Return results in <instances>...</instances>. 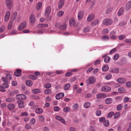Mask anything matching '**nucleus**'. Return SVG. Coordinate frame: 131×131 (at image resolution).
Instances as JSON below:
<instances>
[{
	"label": "nucleus",
	"mask_w": 131,
	"mask_h": 131,
	"mask_svg": "<svg viewBox=\"0 0 131 131\" xmlns=\"http://www.w3.org/2000/svg\"><path fill=\"white\" fill-rule=\"evenodd\" d=\"M109 68L108 65H106L103 66L102 68V70L103 71H107Z\"/></svg>",
	"instance_id": "38"
},
{
	"label": "nucleus",
	"mask_w": 131,
	"mask_h": 131,
	"mask_svg": "<svg viewBox=\"0 0 131 131\" xmlns=\"http://www.w3.org/2000/svg\"><path fill=\"white\" fill-rule=\"evenodd\" d=\"M125 37V36L124 35H121L118 37V38L120 40H122L124 39Z\"/></svg>",
	"instance_id": "54"
},
{
	"label": "nucleus",
	"mask_w": 131,
	"mask_h": 131,
	"mask_svg": "<svg viewBox=\"0 0 131 131\" xmlns=\"http://www.w3.org/2000/svg\"><path fill=\"white\" fill-rule=\"evenodd\" d=\"M3 86L4 88H6L8 87L9 85L7 83H5L3 84Z\"/></svg>",
	"instance_id": "61"
},
{
	"label": "nucleus",
	"mask_w": 131,
	"mask_h": 131,
	"mask_svg": "<svg viewBox=\"0 0 131 131\" xmlns=\"http://www.w3.org/2000/svg\"><path fill=\"white\" fill-rule=\"evenodd\" d=\"M43 111V110L42 108H39L36 109L35 111V112L36 113L40 114Z\"/></svg>",
	"instance_id": "30"
},
{
	"label": "nucleus",
	"mask_w": 131,
	"mask_h": 131,
	"mask_svg": "<svg viewBox=\"0 0 131 131\" xmlns=\"http://www.w3.org/2000/svg\"><path fill=\"white\" fill-rule=\"evenodd\" d=\"M84 12L83 11H79L78 14V18L79 20H81L83 18Z\"/></svg>",
	"instance_id": "10"
},
{
	"label": "nucleus",
	"mask_w": 131,
	"mask_h": 131,
	"mask_svg": "<svg viewBox=\"0 0 131 131\" xmlns=\"http://www.w3.org/2000/svg\"><path fill=\"white\" fill-rule=\"evenodd\" d=\"M91 105V103L90 102H87L85 103L83 105L84 107L85 108H88L90 107Z\"/></svg>",
	"instance_id": "33"
},
{
	"label": "nucleus",
	"mask_w": 131,
	"mask_h": 131,
	"mask_svg": "<svg viewBox=\"0 0 131 131\" xmlns=\"http://www.w3.org/2000/svg\"><path fill=\"white\" fill-rule=\"evenodd\" d=\"M100 61H101L100 60L97 59L94 62V64L95 65H97L100 63Z\"/></svg>",
	"instance_id": "64"
},
{
	"label": "nucleus",
	"mask_w": 131,
	"mask_h": 131,
	"mask_svg": "<svg viewBox=\"0 0 131 131\" xmlns=\"http://www.w3.org/2000/svg\"><path fill=\"white\" fill-rule=\"evenodd\" d=\"M51 12V8L50 6H48L45 10V15L46 16L48 17L50 15Z\"/></svg>",
	"instance_id": "5"
},
{
	"label": "nucleus",
	"mask_w": 131,
	"mask_h": 131,
	"mask_svg": "<svg viewBox=\"0 0 131 131\" xmlns=\"http://www.w3.org/2000/svg\"><path fill=\"white\" fill-rule=\"evenodd\" d=\"M26 23L25 22L21 23L18 28V30H20L24 29L26 27Z\"/></svg>",
	"instance_id": "7"
},
{
	"label": "nucleus",
	"mask_w": 131,
	"mask_h": 131,
	"mask_svg": "<svg viewBox=\"0 0 131 131\" xmlns=\"http://www.w3.org/2000/svg\"><path fill=\"white\" fill-rule=\"evenodd\" d=\"M112 77V75L110 74H109L105 75V78L106 79L108 80L111 79Z\"/></svg>",
	"instance_id": "42"
},
{
	"label": "nucleus",
	"mask_w": 131,
	"mask_h": 131,
	"mask_svg": "<svg viewBox=\"0 0 131 131\" xmlns=\"http://www.w3.org/2000/svg\"><path fill=\"white\" fill-rule=\"evenodd\" d=\"M64 0H60L58 4V7L59 9L61 8L64 4Z\"/></svg>",
	"instance_id": "19"
},
{
	"label": "nucleus",
	"mask_w": 131,
	"mask_h": 131,
	"mask_svg": "<svg viewBox=\"0 0 131 131\" xmlns=\"http://www.w3.org/2000/svg\"><path fill=\"white\" fill-rule=\"evenodd\" d=\"M120 113L119 112H117L114 115V117L115 118H118L120 115Z\"/></svg>",
	"instance_id": "48"
},
{
	"label": "nucleus",
	"mask_w": 131,
	"mask_h": 131,
	"mask_svg": "<svg viewBox=\"0 0 131 131\" xmlns=\"http://www.w3.org/2000/svg\"><path fill=\"white\" fill-rule=\"evenodd\" d=\"M42 3L41 2H38L36 6V9L38 10L41 7Z\"/></svg>",
	"instance_id": "28"
},
{
	"label": "nucleus",
	"mask_w": 131,
	"mask_h": 131,
	"mask_svg": "<svg viewBox=\"0 0 131 131\" xmlns=\"http://www.w3.org/2000/svg\"><path fill=\"white\" fill-rule=\"evenodd\" d=\"M64 12L63 11H60L57 14V15L58 17L62 16L64 14Z\"/></svg>",
	"instance_id": "44"
},
{
	"label": "nucleus",
	"mask_w": 131,
	"mask_h": 131,
	"mask_svg": "<svg viewBox=\"0 0 131 131\" xmlns=\"http://www.w3.org/2000/svg\"><path fill=\"white\" fill-rule=\"evenodd\" d=\"M99 23V20L98 19H96L95 20L92 22L91 25L92 26H94L97 24Z\"/></svg>",
	"instance_id": "31"
},
{
	"label": "nucleus",
	"mask_w": 131,
	"mask_h": 131,
	"mask_svg": "<svg viewBox=\"0 0 131 131\" xmlns=\"http://www.w3.org/2000/svg\"><path fill=\"white\" fill-rule=\"evenodd\" d=\"M110 72L112 73H117L119 72V69L117 68H112L110 69Z\"/></svg>",
	"instance_id": "21"
},
{
	"label": "nucleus",
	"mask_w": 131,
	"mask_h": 131,
	"mask_svg": "<svg viewBox=\"0 0 131 131\" xmlns=\"http://www.w3.org/2000/svg\"><path fill=\"white\" fill-rule=\"evenodd\" d=\"M10 15V13L9 11H7L6 13L5 17V21L7 22L8 21Z\"/></svg>",
	"instance_id": "17"
},
{
	"label": "nucleus",
	"mask_w": 131,
	"mask_h": 131,
	"mask_svg": "<svg viewBox=\"0 0 131 131\" xmlns=\"http://www.w3.org/2000/svg\"><path fill=\"white\" fill-rule=\"evenodd\" d=\"M51 90L49 89H46L44 91V93L46 94H49L51 93Z\"/></svg>",
	"instance_id": "39"
},
{
	"label": "nucleus",
	"mask_w": 131,
	"mask_h": 131,
	"mask_svg": "<svg viewBox=\"0 0 131 131\" xmlns=\"http://www.w3.org/2000/svg\"><path fill=\"white\" fill-rule=\"evenodd\" d=\"M17 103L18 104V107L19 108H23L24 107V102L22 100H18L17 102Z\"/></svg>",
	"instance_id": "9"
},
{
	"label": "nucleus",
	"mask_w": 131,
	"mask_h": 131,
	"mask_svg": "<svg viewBox=\"0 0 131 131\" xmlns=\"http://www.w3.org/2000/svg\"><path fill=\"white\" fill-rule=\"evenodd\" d=\"M39 119L40 121L42 122L45 119L44 117L42 116H39Z\"/></svg>",
	"instance_id": "58"
},
{
	"label": "nucleus",
	"mask_w": 131,
	"mask_h": 131,
	"mask_svg": "<svg viewBox=\"0 0 131 131\" xmlns=\"http://www.w3.org/2000/svg\"><path fill=\"white\" fill-rule=\"evenodd\" d=\"M79 108V104L77 103H75L72 106V108L74 111H77Z\"/></svg>",
	"instance_id": "29"
},
{
	"label": "nucleus",
	"mask_w": 131,
	"mask_h": 131,
	"mask_svg": "<svg viewBox=\"0 0 131 131\" xmlns=\"http://www.w3.org/2000/svg\"><path fill=\"white\" fill-rule=\"evenodd\" d=\"M124 41L127 43H130L131 42V39H125L124 40Z\"/></svg>",
	"instance_id": "62"
},
{
	"label": "nucleus",
	"mask_w": 131,
	"mask_h": 131,
	"mask_svg": "<svg viewBox=\"0 0 131 131\" xmlns=\"http://www.w3.org/2000/svg\"><path fill=\"white\" fill-rule=\"evenodd\" d=\"M5 3L7 7L10 9L13 5L12 1L11 0H5Z\"/></svg>",
	"instance_id": "3"
},
{
	"label": "nucleus",
	"mask_w": 131,
	"mask_h": 131,
	"mask_svg": "<svg viewBox=\"0 0 131 131\" xmlns=\"http://www.w3.org/2000/svg\"><path fill=\"white\" fill-rule=\"evenodd\" d=\"M41 90L39 89H35L32 90V92L34 94H37L40 92Z\"/></svg>",
	"instance_id": "36"
},
{
	"label": "nucleus",
	"mask_w": 131,
	"mask_h": 131,
	"mask_svg": "<svg viewBox=\"0 0 131 131\" xmlns=\"http://www.w3.org/2000/svg\"><path fill=\"white\" fill-rule=\"evenodd\" d=\"M105 101L106 104H110L112 103V100L111 98H108L105 99Z\"/></svg>",
	"instance_id": "26"
},
{
	"label": "nucleus",
	"mask_w": 131,
	"mask_h": 131,
	"mask_svg": "<svg viewBox=\"0 0 131 131\" xmlns=\"http://www.w3.org/2000/svg\"><path fill=\"white\" fill-rule=\"evenodd\" d=\"M15 105L13 104H9L7 105V108L10 110H13L15 108Z\"/></svg>",
	"instance_id": "22"
},
{
	"label": "nucleus",
	"mask_w": 131,
	"mask_h": 131,
	"mask_svg": "<svg viewBox=\"0 0 131 131\" xmlns=\"http://www.w3.org/2000/svg\"><path fill=\"white\" fill-rule=\"evenodd\" d=\"M14 99L13 97H9L6 98V101L7 102H12L14 101Z\"/></svg>",
	"instance_id": "32"
},
{
	"label": "nucleus",
	"mask_w": 131,
	"mask_h": 131,
	"mask_svg": "<svg viewBox=\"0 0 131 131\" xmlns=\"http://www.w3.org/2000/svg\"><path fill=\"white\" fill-rule=\"evenodd\" d=\"M103 124L104 126L105 127H107L109 125V122L108 120H105Z\"/></svg>",
	"instance_id": "41"
},
{
	"label": "nucleus",
	"mask_w": 131,
	"mask_h": 131,
	"mask_svg": "<svg viewBox=\"0 0 131 131\" xmlns=\"http://www.w3.org/2000/svg\"><path fill=\"white\" fill-rule=\"evenodd\" d=\"M5 26L4 25H2L0 27V32H3L5 29Z\"/></svg>",
	"instance_id": "46"
},
{
	"label": "nucleus",
	"mask_w": 131,
	"mask_h": 131,
	"mask_svg": "<svg viewBox=\"0 0 131 131\" xmlns=\"http://www.w3.org/2000/svg\"><path fill=\"white\" fill-rule=\"evenodd\" d=\"M70 83H67L66 84L64 87V89L65 90H68L70 87Z\"/></svg>",
	"instance_id": "34"
},
{
	"label": "nucleus",
	"mask_w": 131,
	"mask_h": 131,
	"mask_svg": "<svg viewBox=\"0 0 131 131\" xmlns=\"http://www.w3.org/2000/svg\"><path fill=\"white\" fill-rule=\"evenodd\" d=\"M29 78L33 80H35L37 79V76H34L33 75H30L29 76Z\"/></svg>",
	"instance_id": "51"
},
{
	"label": "nucleus",
	"mask_w": 131,
	"mask_h": 131,
	"mask_svg": "<svg viewBox=\"0 0 131 131\" xmlns=\"http://www.w3.org/2000/svg\"><path fill=\"white\" fill-rule=\"evenodd\" d=\"M70 110V108L69 107H66L63 109V111L65 112H69Z\"/></svg>",
	"instance_id": "43"
},
{
	"label": "nucleus",
	"mask_w": 131,
	"mask_h": 131,
	"mask_svg": "<svg viewBox=\"0 0 131 131\" xmlns=\"http://www.w3.org/2000/svg\"><path fill=\"white\" fill-rule=\"evenodd\" d=\"M101 114V112L100 111L98 110L96 112V114L97 116H100Z\"/></svg>",
	"instance_id": "55"
},
{
	"label": "nucleus",
	"mask_w": 131,
	"mask_h": 131,
	"mask_svg": "<svg viewBox=\"0 0 131 131\" xmlns=\"http://www.w3.org/2000/svg\"><path fill=\"white\" fill-rule=\"evenodd\" d=\"M55 118L57 119L60 121L62 123L64 124H65L66 122L65 120L60 116H56Z\"/></svg>",
	"instance_id": "15"
},
{
	"label": "nucleus",
	"mask_w": 131,
	"mask_h": 131,
	"mask_svg": "<svg viewBox=\"0 0 131 131\" xmlns=\"http://www.w3.org/2000/svg\"><path fill=\"white\" fill-rule=\"evenodd\" d=\"M26 84L27 86H30L32 85V82L31 80H27L26 81Z\"/></svg>",
	"instance_id": "37"
},
{
	"label": "nucleus",
	"mask_w": 131,
	"mask_h": 131,
	"mask_svg": "<svg viewBox=\"0 0 131 131\" xmlns=\"http://www.w3.org/2000/svg\"><path fill=\"white\" fill-rule=\"evenodd\" d=\"M124 13V8L123 7L121 8L119 10L117 15L118 16H120L122 15Z\"/></svg>",
	"instance_id": "24"
},
{
	"label": "nucleus",
	"mask_w": 131,
	"mask_h": 131,
	"mask_svg": "<svg viewBox=\"0 0 131 131\" xmlns=\"http://www.w3.org/2000/svg\"><path fill=\"white\" fill-rule=\"evenodd\" d=\"M106 97V95L104 93H99L96 95V97L97 99H103Z\"/></svg>",
	"instance_id": "12"
},
{
	"label": "nucleus",
	"mask_w": 131,
	"mask_h": 131,
	"mask_svg": "<svg viewBox=\"0 0 131 131\" xmlns=\"http://www.w3.org/2000/svg\"><path fill=\"white\" fill-rule=\"evenodd\" d=\"M95 81V78L93 77H89L88 79L86 80V82L87 85H89L94 83Z\"/></svg>",
	"instance_id": "1"
},
{
	"label": "nucleus",
	"mask_w": 131,
	"mask_h": 131,
	"mask_svg": "<svg viewBox=\"0 0 131 131\" xmlns=\"http://www.w3.org/2000/svg\"><path fill=\"white\" fill-rule=\"evenodd\" d=\"M105 121V118L104 117H101L99 119V122L101 123H102L104 122Z\"/></svg>",
	"instance_id": "56"
},
{
	"label": "nucleus",
	"mask_w": 131,
	"mask_h": 131,
	"mask_svg": "<svg viewBox=\"0 0 131 131\" xmlns=\"http://www.w3.org/2000/svg\"><path fill=\"white\" fill-rule=\"evenodd\" d=\"M44 86L45 88L48 89L51 87V85L50 83H47L44 84Z\"/></svg>",
	"instance_id": "50"
},
{
	"label": "nucleus",
	"mask_w": 131,
	"mask_h": 131,
	"mask_svg": "<svg viewBox=\"0 0 131 131\" xmlns=\"http://www.w3.org/2000/svg\"><path fill=\"white\" fill-rule=\"evenodd\" d=\"M69 24L70 25L73 26L74 27L77 26V25L75 23V19L73 18H72L70 19L69 21Z\"/></svg>",
	"instance_id": "8"
},
{
	"label": "nucleus",
	"mask_w": 131,
	"mask_h": 131,
	"mask_svg": "<svg viewBox=\"0 0 131 131\" xmlns=\"http://www.w3.org/2000/svg\"><path fill=\"white\" fill-rule=\"evenodd\" d=\"M126 81V80L125 79L122 78H118L117 80V82L120 84L125 83Z\"/></svg>",
	"instance_id": "14"
},
{
	"label": "nucleus",
	"mask_w": 131,
	"mask_h": 131,
	"mask_svg": "<svg viewBox=\"0 0 131 131\" xmlns=\"http://www.w3.org/2000/svg\"><path fill=\"white\" fill-rule=\"evenodd\" d=\"M113 10V7H110L106 11V13H108L112 11Z\"/></svg>",
	"instance_id": "60"
},
{
	"label": "nucleus",
	"mask_w": 131,
	"mask_h": 131,
	"mask_svg": "<svg viewBox=\"0 0 131 131\" xmlns=\"http://www.w3.org/2000/svg\"><path fill=\"white\" fill-rule=\"evenodd\" d=\"M48 26L47 24H40L37 25V27L39 28H43L47 27Z\"/></svg>",
	"instance_id": "25"
},
{
	"label": "nucleus",
	"mask_w": 131,
	"mask_h": 131,
	"mask_svg": "<svg viewBox=\"0 0 131 131\" xmlns=\"http://www.w3.org/2000/svg\"><path fill=\"white\" fill-rule=\"evenodd\" d=\"M112 23V20L109 18L105 19L102 21V24L103 25L107 26L111 25Z\"/></svg>",
	"instance_id": "2"
},
{
	"label": "nucleus",
	"mask_w": 131,
	"mask_h": 131,
	"mask_svg": "<svg viewBox=\"0 0 131 131\" xmlns=\"http://www.w3.org/2000/svg\"><path fill=\"white\" fill-rule=\"evenodd\" d=\"M122 107L123 106L121 104H119L117 106V109L118 111H119L122 108Z\"/></svg>",
	"instance_id": "59"
},
{
	"label": "nucleus",
	"mask_w": 131,
	"mask_h": 131,
	"mask_svg": "<svg viewBox=\"0 0 131 131\" xmlns=\"http://www.w3.org/2000/svg\"><path fill=\"white\" fill-rule=\"evenodd\" d=\"M13 21L12 20H10L9 22L8 26V29L9 30L11 29L13 27Z\"/></svg>",
	"instance_id": "27"
},
{
	"label": "nucleus",
	"mask_w": 131,
	"mask_h": 131,
	"mask_svg": "<svg viewBox=\"0 0 131 131\" xmlns=\"http://www.w3.org/2000/svg\"><path fill=\"white\" fill-rule=\"evenodd\" d=\"M119 57V55L118 54H115L114 56L113 59L114 60H117Z\"/></svg>",
	"instance_id": "53"
},
{
	"label": "nucleus",
	"mask_w": 131,
	"mask_h": 131,
	"mask_svg": "<svg viewBox=\"0 0 131 131\" xmlns=\"http://www.w3.org/2000/svg\"><path fill=\"white\" fill-rule=\"evenodd\" d=\"M125 89L124 88L121 87L118 89V91L119 93H123L125 91Z\"/></svg>",
	"instance_id": "40"
},
{
	"label": "nucleus",
	"mask_w": 131,
	"mask_h": 131,
	"mask_svg": "<svg viewBox=\"0 0 131 131\" xmlns=\"http://www.w3.org/2000/svg\"><path fill=\"white\" fill-rule=\"evenodd\" d=\"M114 112H109L107 114V116L108 117L111 118L114 114Z\"/></svg>",
	"instance_id": "49"
},
{
	"label": "nucleus",
	"mask_w": 131,
	"mask_h": 131,
	"mask_svg": "<svg viewBox=\"0 0 131 131\" xmlns=\"http://www.w3.org/2000/svg\"><path fill=\"white\" fill-rule=\"evenodd\" d=\"M31 127V125L28 124H26L25 126V128L27 129H29Z\"/></svg>",
	"instance_id": "63"
},
{
	"label": "nucleus",
	"mask_w": 131,
	"mask_h": 131,
	"mask_svg": "<svg viewBox=\"0 0 131 131\" xmlns=\"http://www.w3.org/2000/svg\"><path fill=\"white\" fill-rule=\"evenodd\" d=\"M66 24H64L62 25H61L60 28L61 30H64L66 29Z\"/></svg>",
	"instance_id": "47"
},
{
	"label": "nucleus",
	"mask_w": 131,
	"mask_h": 131,
	"mask_svg": "<svg viewBox=\"0 0 131 131\" xmlns=\"http://www.w3.org/2000/svg\"><path fill=\"white\" fill-rule=\"evenodd\" d=\"M102 40H107L109 39V36L107 35H105L103 36L101 38Z\"/></svg>",
	"instance_id": "35"
},
{
	"label": "nucleus",
	"mask_w": 131,
	"mask_h": 131,
	"mask_svg": "<svg viewBox=\"0 0 131 131\" xmlns=\"http://www.w3.org/2000/svg\"><path fill=\"white\" fill-rule=\"evenodd\" d=\"M116 48H114L113 49H112L111 50H110V52L109 53V54H112L114 53L116 51Z\"/></svg>",
	"instance_id": "52"
},
{
	"label": "nucleus",
	"mask_w": 131,
	"mask_h": 131,
	"mask_svg": "<svg viewBox=\"0 0 131 131\" xmlns=\"http://www.w3.org/2000/svg\"><path fill=\"white\" fill-rule=\"evenodd\" d=\"M94 15L93 14H90L88 17L87 19V21L88 22H90L92 20L94 17Z\"/></svg>",
	"instance_id": "23"
},
{
	"label": "nucleus",
	"mask_w": 131,
	"mask_h": 131,
	"mask_svg": "<svg viewBox=\"0 0 131 131\" xmlns=\"http://www.w3.org/2000/svg\"><path fill=\"white\" fill-rule=\"evenodd\" d=\"M21 70L19 69H17L16 70V71L14 72V75L16 76H19L21 74Z\"/></svg>",
	"instance_id": "20"
},
{
	"label": "nucleus",
	"mask_w": 131,
	"mask_h": 131,
	"mask_svg": "<svg viewBox=\"0 0 131 131\" xmlns=\"http://www.w3.org/2000/svg\"><path fill=\"white\" fill-rule=\"evenodd\" d=\"M126 86L128 88H131V81L127 82L126 84Z\"/></svg>",
	"instance_id": "57"
},
{
	"label": "nucleus",
	"mask_w": 131,
	"mask_h": 131,
	"mask_svg": "<svg viewBox=\"0 0 131 131\" xmlns=\"http://www.w3.org/2000/svg\"><path fill=\"white\" fill-rule=\"evenodd\" d=\"M111 87L106 86H102L101 88V90L102 91L104 92H108L111 90Z\"/></svg>",
	"instance_id": "4"
},
{
	"label": "nucleus",
	"mask_w": 131,
	"mask_h": 131,
	"mask_svg": "<svg viewBox=\"0 0 131 131\" xmlns=\"http://www.w3.org/2000/svg\"><path fill=\"white\" fill-rule=\"evenodd\" d=\"M35 17L34 15L32 14L29 16V21L31 23H33L35 21Z\"/></svg>",
	"instance_id": "11"
},
{
	"label": "nucleus",
	"mask_w": 131,
	"mask_h": 131,
	"mask_svg": "<svg viewBox=\"0 0 131 131\" xmlns=\"http://www.w3.org/2000/svg\"><path fill=\"white\" fill-rule=\"evenodd\" d=\"M131 8V1H130L128 2L126 5V9L128 10L130 9Z\"/></svg>",
	"instance_id": "18"
},
{
	"label": "nucleus",
	"mask_w": 131,
	"mask_h": 131,
	"mask_svg": "<svg viewBox=\"0 0 131 131\" xmlns=\"http://www.w3.org/2000/svg\"><path fill=\"white\" fill-rule=\"evenodd\" d=\"M64 96L63 93H61L57 94L56 96V99L57 100H59L63 97Z\"/></svg>",
	"instance_id": "16"
},
{
	"label": "nucleus",
	"mask_w": 131,
	"mask_h": 131,
	"mask_svg": "<svg viewBox=\"0 0 131 131\" xmlns=\"http://www.w3.org/2000/svg\"><path fill=\"white\" fill-rule=\"evenodd\" d=\"M115 33L114 31H112L110 33V38L113 40L116 39L117 38V37L115 35Z\"/></svg>",
	"instance_id": "6"
},
{
	"label": "nucleus",
	"mask_w": 131,
	"mask_h": 131,
	"mask_svg": "<svg viewBox=\"0 0 131 131\" xmlns=\"http://www.w3.org/2000/svg\"><path fill=\"white\" fill-rule=\"evenodd\" d=\"M16 98L18 99L25 100L26 98V96L24 94H19L16 95Z\"/></svg>",
	"instance_id": "13"
},
{
	"label": "nucleus",
	"mask_w": 131,
	"mask_h": 131,
	"mask_svg": "<svg viewBox=\"0 0 131 131\" xmlns=\"http://www.w3.org/2000/svg\"><path fill=\"white\" fill-rule=\"evenodd\" d=\"M111 60L110 58L108 56L106 57L104 59V62L107 63L108 62Z\"/></svg>",
	"instance_id": "45"
}]
</instances>
